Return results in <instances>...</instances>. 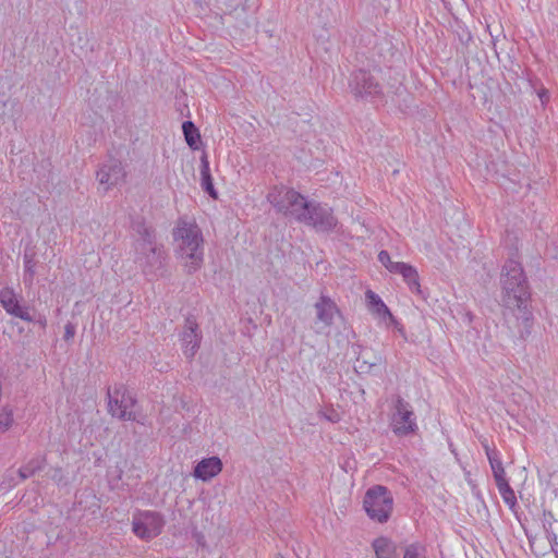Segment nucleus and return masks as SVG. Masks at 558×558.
I'll use <instances>...</instances> for the list:
<instances>
[{
  "label": "nucleus",
  "mask_w": 558,
  "mask_h": 558,
  "mask_svg": "<svg viewBox=\"0 0 558 558\" xmlns=\"http://www.w3.org/2000/svg\"><path fill=\"white\" fill-rule=\"evenodd\" d=\"M304 225L312 227L317 232H330L338 225L333 210L327 204L313 201L310 214L306 215Z\"/></svg>",
  "instance_id": "nucleus-9"
},
{
  "label": "nucleus",
  "mask_w": 558,
  "mask_h": 558,
  "mask_svg": "<svg viewBox=\"0 0 558 558\" xmlns=\"http://www.w3.org/2000/svg\"><path fill=\"white\" fill-rule=\"evenodd\" d=\"M24 263V282L25 284L32 286L35 277V254L25 252L23 255Z\"/></svg>",
  "instance_id": "nucleus-23"
},
{
  "label": "nucleus",
  "mask_w": 558,
  "mask_h": 558,
  "mask_svg": "<svg viewBox=\"0 0 558 558\" xmlns=\"http://www.w3.org/2000/svg\"><path fill=\"white\" fill-rule=\"evenodd\" d=\"M202 333L198 324L193 316L185 319L184 329L181 333V342L183 354L186 359L192 360L199 349Z\"/></svg>",
  "instance_id": "nucleus-12"
},
{
  "label": "nucleus",
  "mask_w": 558,
  "mask_h": 558,
  "mask_svg": "<svg viewBox=\"0 0 558 558\" xmlns=\"http://www.w3.org/2000/svg\"><path fill=\"white\" fill-rule=\"evenodd\" d=\"M403 558H427L426 548L418 542L405 546Z\"/></svg>",
  "instance_id": "nucleus-25"
},
{
  "label": "nucleus",
  "mask_w": 558,
  "mask_h": 558,
  "mask_svg": "<svg viewBox=\"0 0 558 558\" xmlns=\"http://www.w3.org/2000/svg\"><path fill=\"white\" fill-rule=\"evenodd\" d=\"M21 299L22 296L17 295L13 288L4 287L0 290V304L9 315L27 323L35 322L34 317L29 314L28 306L20 303Z\"/></svg>",
  "instance_id": "nucleus-11"
},
{
  "label": "nucleus",
  "mask_w": 558,
  "mask_h": 558,
  "mask_svg": "<svg viewBox=\"0 0 558 558\" xmlns=\"http://www.w3.org/2000/svg\"><path fill=\"white\" fill-rule=\"evenodd\" d=\"M36 323L41 327V328H46L47 326V319L45 316H40Z\"/></svg>",
  "instance_id": "nucleus-38"
},
{
  "label": "nucleus",
  "mask_w": 558,
  "mask_h": 558,
  "mask_svg": "<svg viewBox=\"0 0 558 558\" xmlns=\"http://www.w3.org/2000/svg\"><path fill=\"white\" fill-rule=\"evenodd\" d=\"M363 508L371 520L386 523L393 510L391 492L384 485L369 487L363 498Z\"/></svg>",
  "instance_id": "nucleus-4"
},
{
  "label": "nucleus",
  "mask_w": 558,
  "mask_h": 558,
  "mask_svg": "<svg viewBox=\"0 0 558 558\" xmlns=\"http://www.w3.org/2000/svg\"><path fill=\"white\" fill-rule=\"evenodd\" d=\"M401 276L405 282L413 278H418L417 270L411 265H408V267L402 271Z\"/></svg>",
  "instance_id": "nucleus-32"
},
{
  "label": "nucleus",
  "mask_w": 558,
  "mask_h": 558,
  "mask_svg": "<svg viewBox=\"0 0 558 558\" xmlns=\"http://www.w3.org/2000/svg\"><path fill=\"white\" fill-rule=\"evenodd\" d=\"M376 558H400L398 545L395 541L386 536H379L372 543Z\"/></svg>",
  "instance_id": "nucleus-17"
},
{
  "label": "nucleus",
  "mask_w": 558,
  "mask_h": 558,
  "mask_svg": "<svg viewBox=\"0 0 558 558\" xmlns=\"http://www.w3.org/2000/svg\"><path fill=\"white\" fill-rule=\"evenodd\" d=\"M116 395H119L120 398V411L118 413V418L122 421L143 423L138 418L137 413L133 410L137 403L135 396L132 395L123 384L116 385Z\"/></svg>",
  "instance_id": "nucleus-15"
},
{
  "label": "nucleus",
  "mask_w": 558,
  "mask_h": 558,
  "mask_svg": "<svg viewBox=\"0 0 558 558\" xmlns=\"http://www.w3.org/2000/svg\"><path fill=\"white\" fill-rule=\"evenodd\" d=\"M75 336V326L72 323H68L64 327V340H70Z\"/></svg>",
  "instance_id": "nucleus-36"
},
{
  "label": "nucleus",
  "mask_w": 558,
  "mask_h": 558,
  "mask_svg": "<svg viewBox=\"0 0 558 558\" xmlns=\"http://www.w3.org/2000/svg\"><path fill=\"white\" fill-rule=\"evenodd\" d=\"M125 175L122 162L116 158L108 159L97 171V180L105 192L122 183Z\"/></svg>",
  "instance_id": "nucleus-10"
},
{
  "label": "nucleus",
  "mask_w": 558,
  "mask_h": 558,
  "mask_svg": "<svg viewBox=\"0 0 558 558\" xmlns=\"http://www.w3.org/2000/svg\"><path fill=\"white\" fill-rule=\"evenodd\" d=\"M222 461L219 457H209L202 459L194 468V476L207 482L222 471Z\"/></svg>",
  "instance_id": "nucleus-16"
},
{
  "label": "nucleus",
  "mask_w": 558,
  "mask_h": 558,
  "mask_svg": "<svg viewBox=\"0 0 558 558\" xmlns=\"http://www.w3.org/2000/svg\"><path fill=\"white\" fill-rule=\"evenodd\" d=\"M498 492L506 505H508L509 509L515 513V508L518 506L517 497L514 490L509 485V481H504L501 483L496 484Z\"/></svg>",
  "instance_id": "nucleus-22"
},
{
  "label": "nucleus",
  "mask_w": 558,
  "mask_h": 558,
  "mask_svg": "<svg viewBox=\"0 0 558 558\" xmlns=\"http://www.w3.org/2000/svg\"><path fill=\"white\" fill-rule=\"evenodd\" d=\"M556 521L554 514L549 510H544L542 515V524L545 533H549V531H554L553 524Z\"/></svg>",
  "instance_id": "nucleus-29"
},
{
  "label": "nucleus",
  "mask_w": 558,
  "mask_h": 558,
  "mask_svg": "<svg viewBox=\"0 0 558 558\" xmlns=\"http://www.w3.org/2000/svg\"><path fill=\"white\" fill-rule=\"evenodd\" d=\"M440 1L444 3L445 8L449 10V3L447 2V0H440Z\"/></svg>",
  "instance_id": "nucleus-41"
},
{
  "label": "nucleus",
  "mask_w": 558,
  "mask_h": 558,
  "mask_svg": "<svg viewBox=\"0 0 558 558\" xmlns=\"http://www.w3.org/2000/svg\"><path fill=\"white\" fill-rule=\"evenodd\" d=\"M107 398H108V412L113 416L118 417V413L120 411L119 404V395H116V387L113 390L110 389V387L107 390Z\"/></svg>",
  "instance_id": "nucleus-26"
},
{
  "label": "nucleus",
  "mask_w": 558,
  "mask_h": 558,
  "mask_svg": "<svg viewBox=\"0 0 558 558\" xmlns=\"http://www.w3.org/2000/svg\"><path fill=\"white\" fill-rule=\"evenodd\" d=\"M173 236L180 241L179 252L186 259L185 267L189 274L198 270L204 260L202 248L203 236L197 226L183 223L173 231Z\"/></svg>",
  "instance_id": "nucleus-3"
},
{
  "label": "nucleus",
  "mask_w": 558,
  "mask_h": 558,
  "mask_svg": "<svg viewBox=\"0 0 558 558\" xmlns=\"http://www.w3.org/2000/svg\"><path fill=\"white\" fill-rule=\"evenodd\" d=\"M201 186L211 198H218V192L214 186V180L206 155H203L201 158Z\"/></svg>",
  "instance_id": "nucleus-18"
},
{
  "label": "nucleus",
  "mask_w": 558,
  "mask_h": 558,
  "mask_svg": "<svg viewBox=\"0 0 558 558\" xmlns=\"http://www.w3.org/2000/svg\"><path fill=\"white\" fill-rule=\"evenodd\" d=\"M473 495L475 496V498L477 500H480V501H482L484 504V498H483V496H482V494H481V492L478 489L473 490Z\"/></svg>",
  "instance_id": "nucleus-39"
},
{
  "label": "nucleus",
  "mask_w": 558,
  "mask_h": 558,
  "mask_svg": "<svg viewBox=\"0 0 558 558\" xmlns=\"http://www.w3.org/2000/svg\"><path fill=\"white\" fill-rule=\"evenodd\" d=\"M357 363V368L361 373L371 374L374 372L375 367L381 363V356L376 357L375 361L372 362L366 359L359 357Z\"/></svg>",
  "instance_id": "nucleus-27"
},
{
  "label": "nucleus",
  "mask_w": 558,
  "mask_h": 558,
  "mask_svg": "<svg viewBox=\"0 0 558 558\" xmlns=\"http://www.w3.org/2000/svg\"><path fill=\"white\" fill-rule=\"evenodd\" d=\"M182 131L189 147L192 149H198L201 134L195 124L192 121H184L182 124Z\"/></svg>",
  "instance_id": "nucleus-21"
},
{
  "label": "nucleus",
  "mask_w": 558,
  "mask_h": 558,
  "mask_svg": "<svg viewBox=\"0 0 558 558\" xmlns=\"http://www.w3.org/2000/svg\"><path fill=\"white\" fill-rule=\"evenodd\" d=\"M405 283L408 284L411 292L416 293L420 296H423L418 278H413L410 281H407Z\"/></svg>",
  "instance_id": "nucleus-33"
},
{
  "label": "nucleus",
  "mask_w": 558,
  "mask_h": 558,
  "mask_svg": "<svg viewBox=\"0 0 558 558\" xmlns=\"http://www.w3.org/2000/svg\"><path fill=\"white\" fill-rule=\"evenodd\" d=\"M45 465L46 458L44 456H36L19 469V476L22 481H25L28 477L35 475L37 472L41 471Z\"/></svg>",
  "instance_id": "nucleus-20"
},
{
  "label": "nucleus",
  "mask_w": 558,
  "mask_h": 558,
  "mask_svg": "<svg viewBox=\"0 0 558 558\" xmlns=\"http://www.w3.org/2000/svg\"><path fill=\"white\" fill-rule=\"evenodd\" d=\"M328 420L331 421V422H337L338 421V415L337 414H336V416L330 415V416H328Z\"/></svg>",
  "instance_id": "nucleus-40"
},
{
  "label": "nucleus",
  "mask_w": 558,
  "mask_h": 558,
  "mask_svg": "<svg viewBox=\"0 0 558 558\" xmlns=\"http://www.w3.org/2000/svg\"><path fill=\"white\" fill-rule=\"evenodd\" d=\"M547 541L550 544L551 551L555 554V556L558 558V536L555 533V531H549V533H545Z\"/></svg>",
  "instance_id": "nucleus-30"
},
{
  "label": "nucleus",
  "mask_w": 558,
  "mask_h": 558,
  "mask_svg": "<svg viewBox=\"0 0 558 558\" xmlns=\"http://www.w3.org/2000/svg\"><path fill=\"white\" fill-rule=\"evenodd\" d=\"M489 465L496 484L507 481L506 471L500 457L490 458Z\"/></svg>",
  "instance_id": "nucleus-24"
},
{
  "label": "nucleus",
  "mask_w": 558,
  "mask_h": 558,
  "mask_svg": "<svg viewBox=\"0 0 558 558\" xmlns=\"http://www.w3.org/2000/svg\"><path fill=\"white\" fill-rule=\"evenodd\" d=\"M131 228L137 235V238L133 242V250L143 251L146 250L145 247L160 245L157 242L155 228L148 226L144 218L133 219Z\"/></svg>",
  "instance_id": "nucleus-14"
},
{
  "label": "nucleus",
  "mask_w": 558,
  "mask_h": 558,
  "mask_svg": "<svg viewBox=\"0 0 558 558\" xmlns=\"http://www.w3.org/2000/svg\"><path fill=\"white\" fill-rule=\"evenodd\" d=\"M166 520L160 512L137 510L132 517L133 533L144 541H150L161 534Z\"/></svg>",
  "instance_id": "nucleus-5"
},
{
  "label": "nucleus",
  "mask_w": 558,
  "mask_h": 558,
  "mask_svg": "<svg viewBox=\"0 0 558 558\" xmlns=\"http://www.w3.org/2000/svg\"><path fill=\"white\" fill-rule=\"evenodd\" d=\"M393 409L391 428L395 435L404 437L414 434L417 430V424L411 404L398 395L393 401Z\"/></svg>",
  "instance_id": "nucleus-7"
},
{
  "label": "nucleus",
  "mask_w": 558,
  "mask_h": 558,
  "mask_svg": "<svg viewBox=\"0 0 558 558\" xmlns=\"http://www.w3.org/2000/svg\"><path fill=\"white\" fill-rule=\"evenodd\" d=\"M267 201L271 206L286 217L293 218L303 223L313 201H308L304 195L293 189L274 187L267 195Z\"/></svg>",
  "instance_id": "nucleus-2"
},
{
  "label": "nucleus",
  "mask_w": 558,
  "mask_h": 558,
  "mask_svg": "<svg viewBox=\"0 0 558 558\" xmlns=\"http://www.w3.org/2000/svg\"><path fill=\"white\" fill-rule=\"evenodd\" d=\"M482 445H483V448L485 450L488 461H490V457H492V459L499 457V452L495 448H490L486 441L482 442Z\"/></svg>",
  "instance_id": "nucleus-34"
},
{
  "label": "nucleus",
  "mask_w": 558,
  "mask_h": 558,
  "mask_svg": "<svg viewBox=\"0 0 558 558\" xmlns=\"http://www.w3.org/2000/svg\"><path fill=\"white\" fill-rule=\"evenodd\" d=\"M13 424V411L9 408H3L0 413V433L7 432Z\"/></svg>",
  "instance_id": "nucleus-28"
},
{
  "label": "nucleus",
  "mask_w": 558,
  "mask_h": 558,
  "mask_svg": "<svg viewBox=\"0 0 558 558\" xmlns=\"http://www.w3.org/2000/svg\"><path fill=\"white\" fill-rule=\"evenodd\" d=\"M378 260L388 268V265L392 262L390 254L387 251H380L378 254Z\"/></svg>",
  "instance_id": "nucleus-35"
},
{
  "label": "nucleus",
  "mask_w": 558,
  "mask_h": 558,
  "mask_svg": "<svg viewBox=\"0 0 558 558\" xmlns=\"http://www.w3.org/2000/svg\"><path fill=\"white\" fill-rule=\"evenodd\" d=\"M409 264L402 262H391L388 265V270L393 274H402V271L408 267Z\"/></svg>",
  "instance_id": "nucleus-31"
},
{
  "label": "nucleus",
  "mask_w": 558,
  "mask_h": 558,
  "mask_svg": "<svg viewBox=\"0 0 558 558\" xmlns=\"http://www.w3.org/2000/svg\"><path fill=\"white\" fill-rule=\"evenodd\" d=\"M365 296L371 312L377 314L380 318L385 319L388 317L389 319L395 320V317L391 314L390 310L384 303V301L380 299L378 294H376L372 290H367Z\"/></svg>",
  "instance_id": "nucleus-19"
},
{
  "label": "nucleus",
  "mask_w": 558,
  "mask_h": 558,
  "mask_svg": "<svg viewBox=\"0 0 558 558\" xmlns=\"http://www.w3.org/2000/svg\"><path fill=\"white\" fill-rule=\"evenodd\" d=\"M538 97L542 102L548 101L549 99V93L547 89L543 88L538 92Z\"/></svg>",
  "instance_id": "nucleus-37"
},
{
  "label": "nucleus",
  "mask_w": 558,
  "mask_h": 558,
  "mask_svg": "<svg viewBox=\"0 0 558 558\" xmlns=\"http://www.w3.org/2000/svg\"><path fill=\"white\" fill-rule=\"evenodd\" d=\"M349 88L357 99H374L384 95L379 82L369 71L364 69H359L351 73Z\"/></svg>",
  "instance_id": "nucleus-6"
},
{
  "label": "nucleus",
  "mask_w": 558,
  "mask_h": 558,
  "mask_svg": "<svg viewBox=\"0 0 558 558\" xmlns=\"http://www.w3.org/2000/svg\"><path fill=\"white\" fill-rule=\"evenodd\" d=\"M504 325L512 339L525 340L534 323L531 311V292L521 263L509 258L500 275Z\"/></svg>",
  "instance_id": "nucleus-1"
},
{
  "label": "nucleus",
  "mask_w": 558,
  "mask_h": 558,
  "mask_svg": "<svg viewBox=\"0 0 558 558\" xmlns=\"http://www.w3.org/2000/svg\"><path fill=\"white\" fill-rule=\"evenodd\" d=\"M314 307L316 311V332L320 333L332 325L335 315L339 314L340 311L337 304L327 295H322Z\"/></svg>",
  "instance_id": "nucleus-13"
},
{
  "label": "nucleus",
  "mask_w": 558,
  "mask_h": 558,
  "mask_svg": "<svg viewBox=\"0 0 558 558\" xmlns=\"http://www.w3.org/2000/svg\"><path fill=\"white\" fill-rule=\"evenodd\" d=\"M134 250V262L140 266L145 276H157L163 268L166 252L163 245Z\"/></svg>",
  "instance_id": "nucleus-8"
}]
</instances>
